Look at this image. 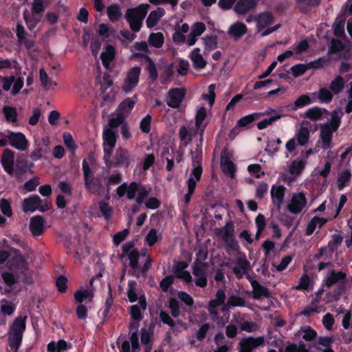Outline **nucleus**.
<instances>
[{"label":"nucleus","instance_id":"39","mask_svg":"<svg viewBox=\"0 0 352 352\" xmlns=\"http://www.w3.org/2000/svg\"><path fill=\"white\" fill-rule=\"evenodd\" d=\"M136 102V97L127 98L124 100L118 108V111L121 116L129 114Z\"/></svg>","mask_w":352,"mask_h":352},{"label":"nucleus","instance_id":"53","mask_svg":"<svg viewBox=\"0 0 352 352\" xmlns=\"http://www.w3.org/2000/svg\"><path fill=\"white\" fill-rule=\"evenodd\" d=\"M298 335L306 341H311L316 338L317 333L308 326L303 327L298 331Z\"/></svg>","mask_w":352,"mask_h":352},{"label":"nucleus","instance_id":"26","mask_svg":"<svg viewBox=\"0 0 352 352\" xmlns=\"http://www.w3.org/2000/svg\"><path fill=\"white\" fill-rule=\"evenodd\" d=\"M139 341L138 336L136 333H131L130 336V342L124 341L120 348V352H138Z\"/></svg>","mask_w":352,"mask_h":352},{"label":"nucleus","instance_id":"44","mask_svg":"<svg viewBox=\"0 0 352 352\" xmlns=\"http://www.w3.org/2000/svg\"><path fill=\"white\" fill-rule=\"evenodd\" d=\"M226 299V294L223 289H219L217 291L216 294V297L214 300H212L210 302L208 310L209 311L214 314H215V308L220 305H222Z\"/></svg>","mask_w":352,"mask_h":352},{"label":"nucleus","instance_id":"57","mask_svg":"<svg viewBox=\"0 0 352 352\" xmlns=\"http://www.w3.org/2000/svg\"><path fill=\"white\" fill-rule=\"evenodd\" d=\"M305 168V162L302 160H294L289 167L290 174L296 177L301 173Z\"/></svg>","mask_w":352,"mask_h":352},{"label":"nucleus","instance_id":"47","mask_svg":"<svg viewBox=\"0 0 352 352\" xmlns=\"http://www.w3.org/2000/svg\"><path fill=\"white\" fill-rule=\"evenodd\" d=\"M351 178V173L349 169H345L339 173L338 175V186L339 190H342L349 184Z\"/></svg>","mask_w":352,"mask_h":352},{"label":"nucleus","instance_id":"45","mask_svg":"<svg viewBox=\"0 0 352 352\" xmlns=\"http://www.w3.org/2000/svg\"><path fill=\"white\" fill-rule=\"evenodd\" d=\"M196 133H199V132H197L196 129L188 130L184 126H181L179 131V138L185 145L191 142L192 137Z\"/></svg>","mask_w":352,"mask_h":352},{"label":"nucleus","instance_id":"34","mask_svg":"<svg viewBox=\"0 0 352 352\" xmlns=\"http://www.w3.org/2000/svg\"><path fill=\"white\" fill-rule=\"evenodd\" d=\"M187 267L188 264L186 262H178L174 267V273L177 277L190 283L192 280V277L190 274L185 270Z\"/></svg>","mask_w":352,"mask_h":352},{"label":"nucleus","instance_id":"61","mask_svg":"<svg viewBox=\"0 0 352 352\" xmlns=\"http://www.w3.org/2000/svg\"><path fill=\"white\" fill-rule=\"evenodd\" d=\"M107 14L111 21H118L122 15L120 8L118 5H111L107 8Z\"/></svg>","mask_w":352,"mask_h":352},{"label":"nucleus","instance_id":"22","mask_svg":"<svg viewBox=\"0 0 352 352\" xmlns=\"http://www.w3.org/2000/svg\"><path fill=\"white\" fill-rule=\"evenodd\" d=\"M264 338H246L240 341V352H251L254 349L263 344Z\"/></svg>","mask_w":352,"mask_h":352},{"label":"nucleus","instance_id":"6","mask_svg":"<svg viewBox=\"0 0 352 352\" xmlns=\"http://www.w3.org/2000/svg\"><path fill=\"white\" fill-rule=\"evenodd\" d=\"M141 72L142 69L138 66L131 67L126 71L122 87L125 94L132 92L138 85Z\"/></svg>","mask_w":352,"mask_h":352},{"label":"nucleus","instance_id":"20","mask_svg":"<svg viewBox=\"0 0 352 352\" xmlns=\"http://www.w3.org/2000/svg\"><path fill=\"white\" fill-rule=\"evenodd\" d=\"M308 122L302 121L296 129L294 138L300 146L307 145L309 142L310 130L308 128Z\"/></svg>","mask_w":352,"mask_h":352},{"label":"nucleus","instance_id":"8","mask_svg":"<svg viewBox=\"0 0 352 352\" xmlns=\"http://www.w3.org/2000/svg\"><path fill=\"white\" fill-rule=\"evenodd\" d=\"M287 208L292 214H298L305 211L307 209L305 195L302 192L293 193L287 204Z\"/></svg>","mask_w":352,"mask_h":352},{"label":"nucleus","instance_id":"2","mask_svg":"<svg viewBox=\"0 0 352 352\" xmlns=\"http://www.w3.org/2000/svg\"><path fill=\"white\" fill-rule=\"evenodd\" d=\"M4 266L20 272H24L28 269L26 261L16 249L11 250L10 253L4 250L0 251V268Z\"/></svg>","mask_w":352,"mask_h":352},{"label":"nucleus","instance_id":"28","mask_svg":"<svg viewBox=\"0 0 352 352\" xmlns=\"http://www.w3.org/2000/svg\"><path fill=\"white\" fill-rule=\"evenodd\" d=\"M206 30L205 25L201 22L195 23L192 27L188 37L186 38V43L189 45H193L198 36H199Z\"/></svg>","mask_w":352,"mask_h":352},{"label":"nucleus","instance_id":"49","mask_svg":"<svg viewBox=\"0 0 352 352\" xmlns=\"http://www.w3.org/2000/svg\"><path fill=\"white\" fill-rule=\"evenodd\" d=\"M244 305L245 300L242 298L233 295L228 298L227 303L223 306L222 311H227L233 307H243Z\"/></svg>","mask_w":352,"mask_h":352},{"label":"nucleus","instance_id":"33","mask_svg":"<svg viewBox=\"0 0 352 352\" xmlns=\"http://www.w3.org/2000/svg\"><path fill=\"white\" fill-rule=\"evenodd\" d=\"M345 277L346 274L344 272L333 270L325 277L324 280V285L329 287L336 283H342Z\"/></svg>","mask_w":352,"mask_h":352},{"label":"nucleus","instance_id":"56","mask_svg":"<svg viewBox=\"0 0 352 352\" xmlns=\"http://www.w3.org/2000/svg\"><path fill=\"white\" fill-rule=\"evenodd\" d=\"M16 305L14 302L7 299H2L1 300V311L2 314L10 316L13 314Z\"/></svg>","mask_w":352,"mask_h":352},{"label":"nucleus","instance_id":"40","mask_svg":"<svg viewBox=\"0 0 352 352\" xmlns=\"http://www.w3.org/2000/svg\"><path fill=\"white\" fill-rule=\"evenodd\" d=\"M162 238V232L159 230L152 228L146 235L144 241L147 245L152 247L160 241Z\"/></svg>","mask_w":352,"mask_h":352},{"label":"nucleus","instance_id":"1","mask_svg":"<svg viewBox=\"0 0 352 352\" xmlns=\"http://www.w3.org/2000/svg\"><path fill=\"white\" fill-rule=\"evenodd\" d=\"M342 115L341 111H333L331 120L320 124V136L316 142L317 146H320L323 149H328L332 146L333 133L340 126Z\"/></svg>","mask_w":352,"mask_h":352},{"label":"nucleus","instance_id":"15","mask_svg":"<svg viewBox=\"0 0 352 352\" xmlns=\"http://www.w3.org/2000/svg\"><path fill=\"white\" fill-rule=\"evenodd\" d=\"M122 256H128L129 265L135 272L138 270L140 253L134 248L132 243H126L122 246Z\"/></svg>","mask_w":352,"mask_h":352},{"label":"nucleus","instance_id":"29","mask_svg":"<svg viewBox=\"0 0 352 352\" xmlns=\"http://www.w3.org/2000/svg\"><path fill=\"white\" fill-rule=\"evenodd\" d=\"M137 184L131 183L129 185L123 184L117 188V193L120 197L126 195L129 199L136 197Z\"/></svg>","mask_w":352,"mask_h":352},{"label":"nucleus","instance_id":"41","mask_svg":"<svg viewBox=\"0 0 352 352\" xmlns=\"http://www.w3.org/2000/svg\"><path fill=\"white\" fill-rule=\"evenodd\" d=\"M257 0H239L234 9L240 14L246 13L250 9L254 8Z\"/></svg>","mask_w":352,"mask_h":352},{"label":"nucleus","instance_id":"3","mask_svg":"<svg viewBox=\"0 0 352 352\" xmlns=\"http://www.w3.org/2000/svg\"><path fill=\"white\" fill-rule=\"evenodd\" d=\"M26 327V316H19L11 325L8 332V344L12 352H18Z\"/></svg>","mask_w":352,"mask_h":352},{"label":"nucleus","instance_id":"14","mask_svg":"<svg viewBox=\"0 0 352 352\" xmlns=\"http://www.w3.org/2000/svg\"><path fill=\"white\" fill-rule=\"evenodd\" d=\"M50 140L47 138L39 140H34V149L30 155L33 161L40 160L44 155L49 152Z\"/></svg>","mask_w":352,"mask_h":352},{"label":"nucleus","instance_id":"18","mask_svg":"<svg viewBox=\"0 0 352 352\" xmlns=\"http://www.w3.org/2000/svg\"><path fill=\"white\" fill-rule=\"evenodd\" d=\"M82 170L87 188L92 192H97L99 189V182L92 178V173L86 160L82 161Z\"/></svg>","mask_w":352,"mask_h":352},{"label":"nucleus","instance_id":"11","mask_svg":"<svg viewBox=\"0 0 352 352\" xmlns=\"http://www.w3.org/2000/svg\"><path fill=\"white\" fill-rule=\"evenodd\" d=\"M234 230L232 222H227L219 232V236L226 242L228 246L233 250H237L239 245L234 238Z\"/></svg>","mask_w":352,"mask_h":352},{"label":"nucleus","instance_id":"25","mask_svg":"<svg viewBox=\"0 0 352 352\" xmlns=\"http://www.w3.org/2000/svg\"><path fill=\"white\" fill-rule=\"evenodd\" d=\"M94 298V292L91 289L80 288L74 294V298L77 303L90 305Z\"/></svg>","mask_w":352,"mask_h":352},{"label":"nucleus","instance_id":"35","mask_svg":"<svg viewBox=\"0 0 352 352\" xmlns=\"http://www.w3.org/2000/svg\"><path fill=\"white\" fill-rule=\"evenodd\" d=\"M30 229L34 236L41 235L44 230V220L40 216H36L31 219Z\"/></svg>","mask_w":352,"mask_h":352},{"label":"nucleus","instance_id":"37","mask_svg":"<svg viewBox=\"0 0 352 352\" xmlns=\"http://www.w3.org/2000/svg\"><path fill=\"white\" fill-rule=\"evenodd\" d=\"M1 162L5 170L10 175L13 173L14 154L9 149H6L1 158Z\"/></svg>","mask_w":352,"mask_h":352},{"label":"nucleus","instance_id":"7","mask_svg":"<svg viewBox=\"0 0 352 352\" xmlns=\"http://www.w3.org/2000/svg\"><path fill=\"white\" fill-rule=\"evenodd\" d=\"M22 207L25 212H33L36 210L44 212L50 210L51 204L48 201L41 199L38 196L34 195L25 199L23 201Z\"/></svg>","mask_w":352,"mask_h":352},{"label":"nucleus","instance_id":"51","mask_svg":"<svg viewBox=\"0 0 352 352\" xmlns=\"http://www.w3.org/2000/svg\"><path fill=\"white\" fill-rule=\"evenodd\" d=\"M67 349L68 344L63 340H60L57 342H51L47 346L49 352H64L67 351Z\"/></svg>","mask_w":352,"mask_h":352},{"label":"nucleus","instance_id":"50","mask_svg":"<svg viewBox=\"0 0 352 352\" xmlns=\"http://www.w3.org/2000/svg\"><path fill=\"white\" fill-rule=\"evenodd\" d=\"M324 109H322L319 107H312L309 109L302 117L309 118L313 121H316L320 119L322 116V113L325 112Z\"/></svg>","mask_w":352,"mask_h":352},{"label":"nucleus","instance_id":"10","mask_svg":"<svg viewBox=\"0 0 352 352\" xmlns=\"http://www.w3.org/2000/svg\"><path fill=\"white\" fill-rule=\"evenodd\" d=\"M274 21V17L270 12H263L256 15L251 14L246 19L248 23L255 22L258 32L268 27Z\"/></svg>","mask_w":352,"mask_h":352},{"label":"nucleus","instance_id":"4","mask_svg":"<svg viewBox=\"0 0 352 352\" xmlns=\"http://www.w3.org/2000/svg\"><path fill=\"white\" fill-rule=\"evenodd\" d=\"M120 122V121H118L116 122L114 120H111L109 123L110 127H107L103 131L104 159L107 164L111 163V155L113 148H115L117 140L116 131L113 128L118 124Z\"/></svg>","mask_w":352,"mask_h":352},{"label":"nucleus","instance_id":"59","mask_svg":"<svg viewBox=\"0 0 352 352\" xmlns=\"http://www.w3.org/2000/svg\"><path fill=\"white\" fill-rule=\"evenodd\" d=\"M282 117V113H276V114L271 116L269 118L264 119L262 121L257 123V127L258 129H264L272 123L278 120Z\"/></svg>","mask_w":352,"mask_h":352},{"label":"nucleus","instance_id":"13","mask_svg":"<svg viewBox=\"0 0 352 352\" xmlns=\"http://www.w3.org/2000/svg\"><path fill=\"white\" fill-rule=\"evenodd\" d=\"M127 296L129 301L133 302L138 300L142 309L145 310L146 308V302L145 296L142 294V292L137 288V284L135 281H129Z\"/></svg>","mask_w":352,"mask_h":352},{"label":"nucleus","instance_id":"21","mask_svg":"<svg viewBox=\"0 0 352 352\" xmlns=\"http://www.w3.org/2000/svg\"><path fill=\"white\" fill-rule=\"evenodd\" d=\"M206 267V265L201 262H196L193 266V274L196 277L195 284L201 287L207 284Z\"/></svg>","mask_w":352,"mask_h":352},{"label":"nucleus","instance_id":"46","mask_svg":"<svg viewBox=\"0 0 352 352\" xmlns=\"http://www.w3.org/2000/svg\"><path fill=\"white\" fill-rule=\"evenodd\" d=\"M333 337H320L318 340L317 349L321 352H334L331 349Z\"/></svg>","mask_w":352,"mask_h":352},{"label":"nucleus","instance_id":"5","mask_svg":"<svg viewBox=\"0 0 352 352\" xmlns=\"http://www.w3.org/2000/svg\"><path fill=\"white\" fill-rule=\"evenodd\" d=\"M148 8V4H141L137 8L127 11L126 18L133 32H138L140 30L142 20L145 17Z\"/></svg>","mask_w":352,"mask_h":352},{"label":"nucleus","instance_id":"27","mask_svg":"<svg viewBox=\"0 0 352 352\" xmlns=\"http://www.w3.org/2000/svg\"><path fill=\"white\" fill-rule=\"evenodd\" d=\"M194 68L197 70H200L204 69L207 62L204 58L202 54L200 53V49L198 47L194 48L189 56Z\"/></svg>","mask_w":352,"mask_h":352},{"label":"nucleus","instance_id":"32","mask_svg":"<svg viewBox=\"0 0 352 352\" xmlns=\"http://www.w3.org/2000/svg\"><path fill=\"white\" fill-rule=\"evenodd\" d=\"M131 162V157L128 152L122 148H118L115 155V164L127 167Z\"/></svg>","mask_w":352,"mask_h":352},{"label":"nucleus","instance_id":"12","mask_svg":"<svg viewBox=\"0 0 352 352\" xmlns=\"http://www.w3.org/2000/svg\"><path fill=\"white\" fill-rule=\"evenodd\" d=\"M202 173V168L199 164L195 165L192 169L189 177L186 182L188 186V192L185 195L186 203H188L191 196L194 193L197 182L200 179Z\"/></svg>","mask_w":352,"mask_h":352},{"label":"nucleus","instance_id":"58","mask_svg":"<svg viewBox=\"0 0 352 352\" xmlns=\"http://www.w3.org/2000/svg\"><path fill=\"white\" fill-rule=\"evenodd\" d=\"M4 116L8 122L14 123L17 120L16 109L12 107L6 106L3 109Z\"/></svg>","mask_w":352,"mask_h":352},{"label":"nucleus","instance_id":"52","mask_svg":"<svg viewBox=\"0 0 352 352\" xmlns=\"http://www.w3.org/2000/svg\"><path fill=\"white\" fill-rule=\"evenodd\" d=\"M23 16L26 24L30 30H33L36 27V24L40 20V16L38 14L32 13L30 15L28 10L24 11Z\"/></svg>","mask_w":352,"mask_h":352},{"label":"nucleus","instance_id":"17","mask_svg":"<svg viewBox=\"0 0 352 352\" xmlns=\"http://www.w3.org/2000/svg\"><path fill=\"white\" fill-rule=\"evenodd\" d=\"M186 90L184 88H175L169 90L166 97V104L172 108H177L180 106Z\"/></svg>","mask_w":352,"mask_h":352},{"label":"nucleus","instance_id":"19","mask_svg":"<svg viewBox=\"0 0 352 352\" xmlns=\"http://www.w3.org/2000/svg\"><path fill=\"white\" fill-rule=\"evenodd\" d=\"M232 153L228 150L224 149L221 152V166L222 170L225 174L233 177L235 172V168L233 162H232Z\"/></svg>","mask_w":352,"mask_h":352},{"label":"nucleus","instance_id":"30","mask_svg":"<svg viewBox=\"0 0 352 352\" xmlns=\"http://www.w3.org/2000/svg\"><path fill=\"white\" fill-rule=\"evenodd\" d=\"M316 101L314 98H311L307 94H304L298 97L294 103L287 106V109L290 111H296L300 108H302L308 104H310Z\"/></svg>","mask_w":352,"mask_h":352},{"label":"nucleus","instance_id":"9","mask_svg":"<svg viewBox=\"0 0 352 352\" xmlns=\"http://www.w3.org/2000/svg\"><path fill=\"white\" fill-rule=\"evenodd\" d=\"M0 84L4 91H10L12 95H16L23 88L24 80L21 76L0 77Z\"/></svg>","mask_w":352,"mask_h":352},{"label":"nucleus","instance_id":"31","mask_svg":"<svg viewBox=\"0 0 352 352\" xmlns=\"http://www.w3.org/2000/svg\"><path fill=\"white\" fill-rule=\"evenodd\" d=\"M247 32V27L242 22L232 24L228 31L229 36L234 39H238Z\"/></svg>","mask_w":352,"mask_h":352},{"label":"nucleus","instance_id":"62","mask_svg":"<svg viewBox=\"0 0 352 352\" xmlns=\"http://www.w3.org/2000/svg\"><path fill=\"white\" fill-rule=\"evenodd\" d=\"M148 42L155 47H160L164 43V36L161 32L152 33L149 36Z\"/></svg>","mask_w":352,"mask_h":352},{"label":"nucleus","instance_id":"63","mask_svg":"<svg viewBox=\"0 0 352 352\" xmlns=\"http://www.w3.org/2000/svg\"><path fill=\"white\" fill-rule=\"evenodd\" d=\"M257 118L258 116L256 113L245 116L237 121L235 128L246 126Z\"/></svg>","mask_w":352,"mask_h":352},{"label":"nucleus","instance_id":"55","mask_svg":"<svg viewBox=\"0 0 352 352\" xmlns=\"http://www.w3.org/2000/svg\"><path fill=\"white\" fill-rule=\"evenodd\" d=\"M253 298L260 299L262 297H267L269 296L268 291L264 287L260 285L257 282H253Z\"/></svg>","mask_w":352,"mask_h":352},{"label":"nucleus","instance_id":"16","mask_svg":"<svg viewBox=\"0 0 352 352\" xmlns=\"http://www.w3.org/2000/svg\"><path fill=\"white\" fill-rule=\"evenodd\" d=\"M6 137L10 140L11 145L18 150L25 151L28 147V141L22 133L7 131Z\"/></svg>","mask_w":352,"mask_h":352},{"label":"nucleus","instance_id":"24","mask_svg":"<svg viewBox=\"0 0 352 352\" xmlns=\"http://www.w3.org/2000/svg\"><path fill=\"white\" fill-rule=\"evenodd\" d=\"M206 116L207 111L206 108L201 107L197 110L195 116V129H197V132H199L201 140H202L203 133L208 124V122L206 120Z\"/></svg>","mask_w":352,"mask_h":352},{"label":"nucleus","instance_id":"42","mask_svg":"<svg viewBox=\"0 0 352 352\" xmlns=\"http://www.w3.org/2000/svg\"><path fill=\"white\" fill-rule=\"evenodd\" d=\"M339 298V294H331L325 292L324 289H319L316 293V300L317 302L323 301L325 303H329L336 301Z\"/></svg>","mask_w":352,"mask_h":352},{"label":"nucleus","instance_id":"54","mask_svg":"<svg viewBox=\"0 0 352 352\" xmlns=\"http://www.w3.org/2000/svg\"><path fill=\"white\" fill-rule=\"evenodd\" d=\"M317 96L319 101L322 103L330 102L333 99V93L330 89L327 88H321L317 94H314Z\"/></svg>","mask_w":352,"mask_h":352},{"label":"nucleus","instance_id":"64","mask_svg":"<svg viewBox=\"0 0 352 352\" xmlns=\"http://www.w3.org/2000/svg\"><path fill=\"white\" fill-rule=\"evenodd\" d=\"M286 352H309V349L307 348L302 342L289 344L285 349Z\"/></svg>","mask_w":352,"mask_h":352},{"label":"nucleus","instance_id":"60","mask_svg":"<svg viewBox=\"0 0 352 352\" xmlns=\"http://www.w3.org/2000/svg\"><path fill=\"white\" fill-rule=\"evenodd\" d=\"M39 73L42 85L47 89H54L56 84L48 78L45 71L41 69Z\"/></svg>","mask_w":352,"mask_h":352},{"label":"nucleus","instance_id":"36","mask_svg":"<svg viewBox=\"0 0 352 352\" xmlns=\"http://www.w3.org/2000/svg\"><path fill=\"white\" fill-rule=\"evenodd\" d=\"M115 49L112 45H107L100 55L103 65L109 69L115 57Z\"/></svg>","mask_w":352,"mask_h":352},{"label":"nucleus","instance_id":"23","mask_svg":"<svg viewBox=\"0 0 352 352\" xmlns=\"http://www.w3.org/2000/svg\"><path fill=\"white\" fill-rule=\"evenodd\" d=\"M286 188L283 185L272 186L270 194L273 204L279 209L283 204Z\"/></svg>","mask_w":352,"mask_h":352},{"label":"nucleus","instance_id":"48","mask_svg":"<svg viewBox=\"0 0 352 352\" xmlns=\"http://www.w3.org/2000/svg\"><path fill=\"white\" fill-rule=\"evenodd\" d=\"M345 82L341 76H337L331 82L329 89L334 94L341 93L344 88Z\"/></svg>","mask_w":352,"mask_h":352},{"label":"nucleus","instance_id":"38","mask_svg":"<svg viewBox=\"0 0 352 352\" xmlns=\"http://www.w3.org/2000/svg\"><path fill=\"white\" fill-rule=\"evenodd\" d=\"M165 11L162 8H157L156 10L152 11L146 19V26L148 28H152L157 24L161 18L164 15Z\"/></svg>","mask_w":352,"mask_h":352},{"label":"nucleus","instance_id":"43","mask_svg":"<svg viewBox=\"0 0 352 352\" xmlns=\"http://www.w3.org/2000/svg\"><path fill=\"white\" fill-rule=\"evenodd\" d=\"M327 221L325 218L314 217L307 225L306 234L311 235L316 228H320Z\"/></svg>","mask_w":352,"mask_h":352}]
</instances>
